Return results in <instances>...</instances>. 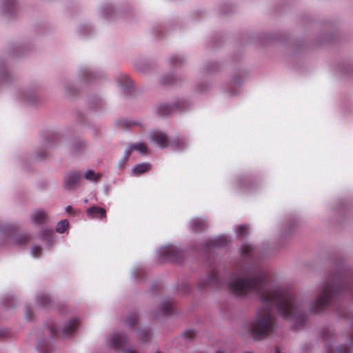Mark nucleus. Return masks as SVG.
Listing matches in <instances>:
<instances>
[{"label": "nucleus", "instance_id": "f257e3e1", "mask_svg": "<svg viewBox=\"0 0 353 353\" xmlns=\"http://www.w3.org/2000/svg\"><path fill=\"white\" fill-rule=\"evenodd\" d=\"M272 327L271 316L270 312L266 310H261L249 324L248 330L252 336L256 340L265 338Z\"/></svg>", "mask_w": 353, "mask_h": 353}, {"label": "nucleus", "instance_id": "f03ea898", "mask_svg": "<svg viewBox=\"0 0 353 353\" xmlns=\"http://www.w3.org/2000/svg\"><path fill=\"white\" fill-rule=\"evenodd\" d=\"M258 285L256 279H241L232 277L229 282V288L231 292L238 295H243Z\"/></svg>", "mask_w": 353, "mask_h": 353}, {"label": "nucleus", "instance_id": "7ed1b4c3", "mask_svg": "<svg viewBox=\"0 0 353 353\" xmlns=\"http://www.w3.org/2000/svg\"><path fill=\"white\" fill-rule=\"evenodd\" d=\"M151 141L157 143L161 148H165L168 145V138L162 132H154L151 134Z\"/></svg>", "mask_w": 353, "mask_h": 353}, {"label": "nucleus", "instance_id": "20e7f679", "mask_svg": "<svg viewBox=\"0 0 353 353\" xmlns=\"http://www.w3.org/2000/svg\"><path fill=\"white\" fill-rule=\"evenodd\" d=\"M87 214L92 219H102L105 217L106 211L103 208L92 207L87 210Z\"/></svg>", "mask_w": 353, "mask_h": 353}, {"label": "nucleus", "instance_id": "39448f33", "mask_svg": "<svg viewBox=\"0 0 353 353\" xmlns=\"http://www.w3.org/2000/svg\"><path fill=\"white\" fill-rule=\"evenodd\" d=\"M47 219V214L41 210H36L32 214V220L35 224H40Z\"/></svg>", "mask_w": 353, "mask_h": 353}, {"label": "nucleus", "instance_id": "423d86ee", "mask_svg": "<svg viewBox=\"0 0 353 353\" xmlns=\"http://www.w3.org/2000/svg\"><path fill=\"white\" fill-rule=\"evenodd\" d=\"M292 310V303L291 301L285 300L282 302L279 306V311L283 316L284 318H287L286 312H290Z\"/></svg>", "mask_w": 353, "mask_h": 353}, {"label": "nucleus", "instance_id": "0eeeda50", "mask_svg": "<svg viewBox=\"0 0 353 353\" xmlns=\"http://www.w3.org/2000/svg\"><path fill=\"white\" fill-rule=\"evenodd\" d=\"M150 169V164L147 163H139L134 165L132 168V172L134 174H138L143 173Z\"/></svg>", "mask_w": 353, "mask_h": 353}, {"label": "nucleus", "instance_id": "6e6552de", "mask_svg": "<svg viewBox=\"0 0 353 353\" xmlns=\"http://www.w3.org/2000/svg\"><path fill=\"white\" fill-rule=\"evenodd\" d=\"M79 176L76 173L70 174L65 180V185L68 188H72L79 180Z\"/></svg>", "mask_w": 353, "mask_h": 353}, {"label": "nucleus", "instance_id": "1a4fd4ad", "mask_svg": "<svg viewBox=\"0 0 353 353\" xmlns=\"http://www.w3.org/2000/svg\"><path fill=\"white\" fill-rule=\"evenodd\" d=\"M128 150L130 151L135 150L141 154H145L147 152V147L143 143H138L130 145Z\"/></svg>", "mask_w": 353, "mask_h": 353}, {"label": "nucleus", "instance_id": "9d476101", "mask_svg": "<svg viewBox=\"0 0 353 353\" xmlns=\"http://www.w3.org/2000/svg\"><path fill=\"white\" fill-rule=\"evenodd\" d=\"M84 177L90 181H97L101 179V175L92 170H88L85 172Z\"/></svg>", "mask_w": 353, "mask_h": 353}, {"label": "nucleus", "instance_id": "9b49d317", "mask_svg": "<svg viewBox=\"0 0 353 353\" xmlns=\"http://www.w3.org/2000/svg\"><path fill=\"white\" fill-rule=\"evenodd\" d=\"M68 225H69V223L66 219L61 220L57 223L56 230L59 233H63L68 228Z\"/></svg>", "mask_w": 353, "mask_h": 353}, {"label": "nucleus", "instance_id": "f8f14e48", "mask_svg": "<svg viewBox=\"0 0 353 353\" xmlns=\"http://www.w3.org/2000/svg\"><path fill=\"white\" fill-rule=\"evenodd\" d=\"M79 325V321L77 319H72L70 321L65 327L66 332L74 331Z\"/></svg>", "mask_w": 353, "mask_h": 353}, {"label": "nucleus", "instance_id": "ddd939ff", "mask_svg": "<svg viewBox=\"0 0 353 353\" xmlns=\"http://www.w3.org/2000/svg\"><path fill=\"white\" fill-rule=\"evenodd\" d=\"M248 227L246 225H239L236 229V233L239 236L244 235L247 233Z\"/></svg>", "mask_w": 353, "mask_h": 353}, {"label": "nucleus", "instance_id": "4468645a", "mask_svg": "<svg viewBox=\"0 0 353 353\" xmlns=\"http://www.w3.org/2000/svg\"><path fill=\"white\" fill-rule=\"evenodd\" d=\"M31 254L34 257H37L40 254V248L36 246L32 247Z\"/></svg>", "mask_w": 353, "mask_h": 353}, {"label": "nucleus", "instance_id": "2eb2a0df", "mask_svg": "<svg viewBox=\"0 0 353 353\" xmlns=\"http://www.w3.org/2000/svg\"><path fill=\"white\" fill-rule=\"evenodd\" d=\"M200 223H201V221L198 219L192 220V228L195 229V230L199 228Z\"/></svg>", "mask_w": 353, "mask_h": 353}, {"label": "nucleus", "instance_id": "dca6fc26", "mask_svg": "<svg viewBox=\"0 0 353 353\" xmlns=\"http://www.w3.org/2000/svg\"><path fill=\"white\" fill-rule=\"evenodd\" d=\"M121 342V339H113L112 341V343H111V345L114 347H116L117 346V343H119Z\"/></svg>", "mask_w": 353, "mask_h": 353}, {"label": "nucleus", "instance_id": "f3484780", "mask_svg": "<svg viewBox=\"0 0 353 353\" xmlns=\"http://www.w3.org/2000/svg\"><path fill=\"white\" fill-rule=\"evenodd\" d=\"M71 208H71L70 206H69V205H68V206H67V207L65 208V212H70V210H71Z\"/></svg>", "mask_w": 353, "mask_h": 353}, {"label": "nucleus", "instance_id": "a211bd4d", "mask_svg": "<svg viewBox=\"0 0 353 353\" xmlns=\"http://www.w3.org/2000/svg\"><path fill=\"white\" fill-rule=\"evenodd\" d=\"M128 351H125V352H124V353H128Z\"/></svg>", "mask_w": 353, "mask_h": 353}]
</instances>
